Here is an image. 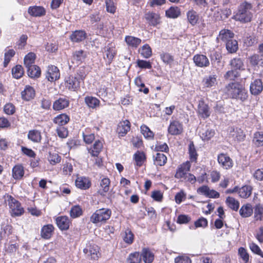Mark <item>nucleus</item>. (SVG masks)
Returning a JSON list of instances; mask_svg holds the SVG:
<instances>
[{
  "mask_svg": "<svg viewBox=\"0 0 263 263\" xmlns=\"http://www.w3.org/2000/svg\"><path fill=\"white\" fill-rule=\"evenodd\" d=\"M224 91L231 98L239 99L242 101L246 100L248 98L247 90L239 83H229L226 86Z\"/></svg>",
  "mask_w": 263,
  "mask_h": 263,
  "instance_id": "obj_1",
  "label": "nucleus"
},
{
  "mask_svg": "<svg viewBox=\"0 0 263 263\" xmlns=\"http://www.w3.org/2000/svg\"><path fill=\"white\" fill-rule=\"evenodd\" d=\"M252 8L251 4L247 2L243 3L239 6L237 11L232 18L242 23L250 22L253 16Z\"/></svg>",
  "mask_w": 263,
  "mask_h": 263,
  "instance_id": "obj_2",
  "label": "nucleus"
},
{
  "mask_svg": "<svg viewBox=\"0 0 263 263\" xmlns=\"http://www.w3.org/2000/svg\"><path fill=\"white\" fill-rule=\"evenodd\" d=\"M4 198L9 207L12 216H20L24 213V210L21 203L12 196L6 194Z\"/></svg>",
  "mask_w": 263,
  "mask_h": 263,
  "instance_id": "obj_3",
  "label": "nucleus"
},
{
  "mask_svg": "<svg viewBox=\"0 0 263 263\" xmlns=\"http://www.w3.org/2000/svg\"><path fill=\"white\" fill-rule=\"evenodd\" d=\"M111 215V211L109 209L102 208L97 210L90 217V221L93 224L105 223Z\"/></svg>",
  "mask_w": 263,
  "mask_h": 263,
  "instance_id": "obj_4",
  "label": "nucleus"
},
{
  "mask_svg": "<svg viewBox=\"0 0 263 263\" xmlns=\"http://www.w3.org/2000/svg\"><path fill=\"white\" fill-rule=\"evenodd\" d=\"M196 111L198 117L203 119L208 118L211 115L210 107L203 99L198 101Z\"/></svg>",
  "mask_w": 263,
  "mask_h": 263,
  "instance_id": "obj_5",
  "label": "nucleus"
},
{
  "mask_svg": "<svg viewBox=\"0 0 263 263\" xmlns=\"http://www.w3.org/2000/svg\"><path fill=\"white\" fill-rule=\"evenodd\" d=\"M83 252L88 257L93 260H97L100 255L99 247L94 243L87 245L86 247L84 249Z\"/></svg>",
  "mask_w": 263,
  "mask_h": 263,
  "instance_id": "obj_6",
  "label": "nucleus"
},
{
  "mask_svg": "<svg viewBox=\"0 0 263 263\" xmlns=\"http://www.w3.org/2000/svg\"><path fill=\"white\" fill-rule=\"evenodd\" d=\"M193 62L197 67L200 68L207 67L210 66V63L208 57L202 54H196L193 58Z\"/></svg>",
  "mask_w": 263,
  "mask_h": 263,
  "instance_id": "obj_7",
  "label": "nucleus"
},
{
  "mask_svg": "<svg viewBox=\"0 0 263 263\" xmlns=\"http://www.w3.org/2000/svg\"><path fill=\"white\" fill-rule=\"evenodd\" d=\"M191 167L189 161H186L180 165L177 170L175 177L181 180L186 179L187 172L190 171Z\"/></svg>",
  "mask_w": 263,
  "mask_h": 263,
  "instance_id": "obj_8",
  "label": "nucleus"
},
{
  "mask_svg": "<svg viewBox=\"0 0 263 263\" xmlns=\"http://www.w3.org/2000/svg\"><path fill=\"white\" fill-rule=\"evenodd\" d=\"M217 160L220 165L224 169H229L233 166L232 159L227 154L221 153L218 155Z\"/></svg>",
  "mask_w": 263,
  "mask_h": 263,
  "instance_id": "obj_9",
  "label": "nucleus"
},
{
  "mask_svg": "<svg viewBox=\"0 0 263 263\" xmlns=\"http://www.w3.org/2000/svg\"><path fill=\"white\" fill-rule=\"evenodd\" d=\"M60 73L57 67L49 66L46 74V79L50 82H53L60 78Z\"/></svg>",
  "mask_w": 263,
  "mask_h": 263,
  "instance_id": "obj_10",
  "label": "nucleus"
},
{
  "mask_svg": "<svg viewBox=\"0 0 263 263\" xmlns=\"http://www.w3.org/2000/svg\"><path fill=\"white\" fill-rule=\"evenodd\" d=\"M229 137L232 138L235 142H241L245 140L246 136L242 129L239 128H230Z\"/></svg>",
  "mask_w": 263,
  "mask_h": 263,
  "instance_id": "obj_11",
  "label": "nucleus"
},
{
  "mask_svg": "<svg viewBox=\"0 0 263 263\" xmlns=\"http://www.w3.org/2000/svg\"><path fill=\"white\" fill-rule=\"evenodd\" d=\"M145 18L148 24L152 26H156L161 23V17L157 13L148 12L145 14Z\"/></svg>",
  "mask_w": 263,
  "mask_h": 263,
  "instance_id": "obj_12",
  "label": "nucleus"
},
{
  "mask_svg": "<svg viewBox=\"0 0 263 263\" xmlns=\"http://www.w3.org/2000/svg\"><path fill=\"white\" fill-rule=\"evenodd\" d=\"M183 130L182 124L178 121L174 120L170 122L168 127V132L172 135L180 134Z\"/></svg>",
  "mask_w": 263,
  "mask_h": 263,
  "instance_id": "obj_13",
  "label": "nucleus"
},
{
  "mask_svg": "<svg viewBox=\"0 0 263 263\" xmlns=\"http://www.w3.org/2000/svg\"><path fill=\"white\" fill-rule=\"evenodd\" d=\"M263 89L262 82L260 79H255L252 81L250 86V90L253 95L259 94Z\"/></svg>",
  "mask_w": 263,
  "mask_h": 263,
  "instance_id": "obj_14",
  "label": "nucleus"
},
{
  "mask_svg": "<svg viewBox=\"0 0 263 263\" xmlns=\"http://www.w3.org/2000/svg\"><path fill=\"white\" fill-rule=\"evenodd\" d=\"M78 188L82 190H87L91 186V182L88 177L78 176L75 181Z\"/></svg>",
  "mask_w": 263,
  "mask_h": 263,
  "instance_id": "obj_15",
  "label": "nucleus"
},
{
  "mask_svg": "<svg viewBox=\"0 0 263 263\" xmlns=\"http://www.w3.org/2000/svg\"><path fill=\"white\" fill-rule=\"evenodd\" d=\"M110 181L109 178L103 177L100 182L99 189L98 193L101 196H104L108 192L110 187Z\"/></svg>",
  "mask_w": 263,
  "mask_h": 263,
  "instance_id": "obj_16",
  "label": "nucleus"
},
{
  "mask_svg": "<svg viewBox=\"0 0 263 263\" xmlns=\"http://www.w3.org/2000/svg\"><path fill=\"white\" fill-rule=\"evenodd\" d=\"M233 37L234 33L228 29H222L220 31L217 37V41L218 42L221 41L226 44L228 41L233 39Z\"/></svg>",
  "mask_w": 263,
  "mask_h": 263,
  "instance_id": "obj_17",
  "label": "nucleus"
},
{
  "mask_svg": "<svg viewBox=\"0 0 263 263\" xmlns=\"http://www.w3.org/2000/svg\"><path fill=\"white\" fill-rule=\"evenodd\" d=\"M86 55V52L82 50L76 51L73 54L71 62L76 65H79L84 61Z\"/></svg>",
  "mask_w": 263,
  "mask_h": 263,
  "instance_id": "obj_18",
  "label": "nucleus"
},
{
  "mask_svg": "<svg viewBox=\"0 0 263 263\" xmlns=\"http://www.w3.org/2000/svg\"><path fill=\"white\" fill-rule=\"evenodd\" d=\"M80 80L74 76H70L66 81V87L71 90L76 91L80 88Z\"/></svg>",
  "mask_w": 263,
  "mask_h": 263,
  "instance_id": "obj_19",
  "label": "nucleus"
},
{
  "mask_svg": "<svg viewBox=\"0 0 263 263\" xmlns=\"http://www.w3.org/2000/svg\"><path fill=\"white\" fill-rule=\"evenodd\" d=\"M130 124L128 120L120 122L117 127V131L120 136H124L129 130Z\"/></svg>",
  "mask_w": 263,
  "mask_h": 263,
  "instance_id": "obj_20",
  "label": "nucleus"
},
{
  "mask_svg": "<svg viewBox=\"0 0 263 263\" xmlns=\"http://www.w3.org/2000/svg\"><path fill=\"white\" fill-rule=\"evenodd\" d=\"M56 223L61 230H67L69 229L70 220L67 216H60L56 218Z\"/></svg>",
  "mask_w": 263,
  "mask_h": 263,
  "instance_id": "obj_21",
  "label": "nucleus"
},
{
  "mask_svg": "<svg viewBox=\"0 0 263 263\" xmlns=\"http://www.w3.org/2000/svg\"><path fill=\"white\" fill-rule=\"evenodd\" d=\"M69 102L65 98H60L53 103V109L54 110H61L69 106Z\"/></svg>",
  "mask_w": 263,
  "mask_h": 263,
  "instance_id": "obj_22",
  "label": "nucleus"
},
{
  "mask_svg": "<svg viewBox=\"0 0 263 263\" xmlns=\"http://www.w3.org/2000/svg\"><path fill=\"white\" fill-rule=\"evenodd\" d=\"M116 54V50L115 47H109L108 46L105 47L104 58L106 60V61L108 65L112 62Z\"/></svg>",
  "mask_w": 263,
  "mask_h": 263,
  "instance_id": "obj_23",
  "label": "nucleus"
},
{
  "mask_svg": "<svg viewBox=\"0 0 263 263\" xmlns=\"http://www.w3.org/2000/svg\"><path fill=\"white\" fill-rule=\"evenodd\" d=\"M28 12L31 16L37 17L45 15L46 11L43 7L34 6L29 7Z\"/></svg>",
  "mask_w": 263,
  "mask_h": 263,
  "instance_id": "obj_24",
  "label": "nucleus"
},
{
  "mask_svg": "<svg viewBox=\"0 0 263 263\" xmlns=\"http://www.w3.org/2000/svg\"><path fill=\"white\" fill-rule=\"evenodd\" d=\"M125 41L128 46L132 48H137L141 43L140 38L131 35L126 36Z\"/></svg>",
  "mask_w": 263,
  "mask_h": 263,
  "instance_id": "obj_25",
  "label": "nucleus"
},
{
  "mask_svg": "<svg viewBox=\"0 0 263 263\" xmlns=\"http://www.w3.org/2000/svg\"><path fill=\"white\" fill-rule=\"evenodd\" d=\"M35 94L33 88L29 85L26 86L24 90L21 93L23 99L26 101L32 99L34 97Z\"/></svg>",
  "mask_w": 263,
  "mask_h": 263,
  "instance_id": "obj_26",
  "label": "nucleus"
},
{
  "mask_svg": "<svg viewBox=\"0 0 263 263\" xmlns=\"http://www.w3.org/2000/svg\"><path fill=\"white\" fill-rule=\"evenodd\" d=\"M24 168L21 164L15 165L12 168V177L15 180L21 179L24 176Z\"/></svg>",
  "mask_w": 263,
  "mask_h": 263,
  "instance_id": "obj_27",
  "label": "nucleus"
},
{
  "mask_svg": "<svg viewBox=\"0 0 263 263\" xmlns=\"http://www.w3.org/2000/svg\"><path fill=\"white\" fill-rule=\"evenodd\" d=\"M217 76L211 74L205 77L202 80V84L204 87L211 88L217 84Z\"/></svg>",
  "mask_w": 263,
  "mask_h": 263,
  "instance_id": "obj_28",
  "label": "nucleus"
},
{
  "mask_svg": "<svg viewBox=\"0 0 263 263\" xmlns=\"http://www.w3.org/2000/svg\"><path fill=\"white\" fill-rule=\"evenodd\" d=\"M103 146L102 142L98 140L95 141L92 147L89 149V153L92 157H97L102 151Z\"/></svg>",
  "mask_w": 263,
  "mask_h": 263,
  "instance_id": "obj_29",
  "label": "nucleus"
},
{
  "mask_svg": "<svg viewBox=\"0 0 263 263\" xmlns=\"http://www.w3.org/2000/svg\"><path fill=\"white\" fill-rule=\"evenodd\" d=\"M86 37V33L83 30H76L70 35V39L73 42H80L84 40Z\"/></svg>",
  "mask_w": 263,
  "mask_h": 263,
  "instance_id": "obj_30",
  "label": "nucleus"
},
{
  "mask_svg": "<svg viewBox=\"0 0 263 263\" xmlns=\"http://www.w3.org/2000/svg\"><path fill=\"white\" fill-rule=\"evenodd\" d=\"M53 230L54 227L52 224L45 225L42 228L41 235L44 239H49L52 235Z\"/></svg>",
  "mask_w": 263,
  "mask_h": 263,
  "instance_id": "obj_31",
  "label": "nucleus"
},
{
  "mask_svg": "<svg viewBox=\"0 0 263 263\" xmlns=\"http://www.w3.org/2000/svg\"><path fill=\"white\" fill-rule=\"evenodd\" d=\"M141 255L145 263H152L154 260V255L148 248H143L142 250Z\"/></svg>",
  "mask_w": 263,
  "mask_h": 263,
  "instance_id": "obj_32",
  "label": "nucleus"
},
{
  "mask_svg": "<svg viewBox=\"0 0 263 263\" xmlns=\"http://www.w3.org/2000/svg\"><path fill=\"white\" fill-rule=\"evenodd\" d=\"M27 137L30 140L35 143L40 142L42 139L41 132L36 129L29 130Z\"/></svg>",
  "mask_w": 263,
  "mask_h": 263,
  "instance_id": "obj_33",
  "label": "nucleus"
},
{
  "mask_svg": "<svg viewBox=\"0 0 263 263\" xmlns=\"http://www.w3.org/2000/svg\"><path fill=\"white\" fill-rule=\"evenodd\" d=\"M134 159L136 165L139 167L141 166L146 159L145 154L143 152L137 151L134 155Z\"/></svg>",
  "mask_w": 263,
  "mask_h": 263,
  "instance_id": "obj_34",
  "label": "nucleus"
},
{
  "mask_svg": "<svg viewBox=\"0 0 263 263\" xmlns=\"http://www.w3.org/2000/svg\"><path fill=\"white\" fill-rule=\"evenodd\" d=\"M252 213V205L249 203L242 205L239 210V214L242 217H250Z\"/></svg>",
  "mask_w": 263,
  "mask_h": 263,
  "instance_id": "obj_35",
  "label": "nucleus"
},
{
  "mask_svg": "<svg viewBox=\"0 0 263 263\" xmlns=\"http://www.w3.org/2000/svg\"><path fill=\"white\" fill-rule=\"evenodd\" d=\"M232 69L237 71L244 69L243 62L240 58H234L230 61V63Z\"/></svg>",
  "mask_w": 263,
  "mask_h": 263,
  "instance_id": "obj_36",
  "label": "nucleus"
},
{
  "mask_svg": "<svg viewBox=\"0 0 263 263\" xmlns=\"http://www.w3.org/2000/svg\"><path fill=\"white\" fill-rule=\"evenodd\" d=\"M28 75L32 78H38L41 74L40 68L36 66L33 65L27 67Z\"/></svg>",
  "mask_w": 263,
  "mask_h": 263,
  "instance_id": "obj_37",
  "label": "nucleus"
},
{
  "mask_svg": "<svg viewBox=\"0 0 263 263\" xmlns=\"http://www.w3.org/2000/svg\"><path fill=\"white\" fill-rule=\"evenodd\" d=\"M154 161L155 165L163 166L166 163L167 157L164 154L158 153L154 156Z\"/></svg>",
  "mask_w": 263,
  "mask_h": 263,
  "instance_id": "obj_38",
  "label": "nucleus"
},
{
  "mask_svg": "<svg viewBox=\"0 0 263 263\" xmlns=\"http://www.w3.org/2000/svg\"><path fill=\"white\" fill-rule=\"evenodd\" d=\"M139 52L144 58L148 59L152 55V50L148 44H145L139 49Z\"/></svg>",
  "mask_w": 263,
  "mask_h": 263,
  "instance_id": "obj_39",
  "label": "nucleus"
},
{
  "mask_svg": "<svg viewBox=\"0 0 263 263\" xmlns=\"http://www.w3.org/2000/svg\"><path fill=\"white\" fill-rule=\"evenodd\" d=\"M252 190L251 186L245 185L239 189L238 193L240 197L247 198L251 195Z\"/></svg>",
  "mask_w": 263,
  "mask_h": 263,
  "instance_id": "obj_40",
  "label": "nucleus"
},
{
  "mask_svg": "<svg viewBox=\"0 0 263 263\" xmlns=\"http://www.w3.org/2000/svg\"><path fill=\"white\" fill-rule=\"evenodd\" d=\"M36 58V55L34 53L29 52L24 58V62L26 67L33 66Z\"/></svg>",
  "mask_w": 263,
  "mask_h": 263,
  "instance_id": "obj_41",
  "label": "nucleus"
},
{
  "mask_svg": "<svg viewBox=\"0 0 263 263\" xmlns=\"http://www.w3.org/2000/svg\"><path fill=\"white\" fill-rule=\"evenodd\" d=\"M69 121V117L65 114H62L57 116L54 118L53 120V121L55 123L60 126L65 125Z\"/></svg>",
  "mask_w": 263,
  "mask_h": 263,
  "instance_id": "obj_42",
  "label": "nucleus"
},
{
  "mask_svg": "<svg viewBox=\"0 0 263 263\" xmlns=\"http://www.w3.org/2000/svg\"><path fill=\"white\" fill-rule=\"evenodd\" d=\"M85 102L89 107L92 108L99 106L100 104V101L98 99L90 96L85 97Z\"/></svg>",
  "mask_w": 263,
  "mask_h": 263,
  "instance_id": "obj_43",
  "label": "nucleus"
},
{
  "mask_svg": "<svg viewBox=\"0 0 263 263\" xmlns=\"http://www.w3.org/2000/svg\"><path fill=\"white\" fill-rule=\"evenodd\" d=\"M226 46L228 52L231 53L236 52L238 48L237 41L233 39L228 41Z\"/></svg>",
  "mask_w": 263,
  "mask_h": 263,
  "instance_id": "obj_44",
  "label": "nucleus"
},
{
  "mask_svg": "<svg viewBox=\"0 0 263 263\" xmlns=\"http://www.w3.org/2000/svg\"><path fill=\"white\" fill-rule=\"evenodd\" d=\"M254 217L256 221L263 220V206L260 204H257L255 206Z\"/></svg>",
  "mask_w": 263,
  "mask_h": 263,
  "instance_id": "obj_45",
  "label": "nucleus"
},
{
  "mask_svg": "<svg viewBox=\"0 0 263 263\" xmlns=\"http://www.w3.org/2000/svg\"><path fill=\"white\" fill-rule=\"evenodd\" d=\"M189 154L190 161L196 162L198 154L193 142H191L189 145Z\"/></svg>",
  "mask_w": 263,
  "mask_h": 263,
  "instance_id": "obj_46",
  "label": "nucleus"
},
{
  "mask_svg": "<svg viewBox=\"0 0 263 263\" xmlns=\"http://www.w3.org/2000/svg\"><path fill=\"white\" fill-rule=\"evenodd\" d=\"M166 15L170 18H177L180 14V9L176 7H172L165 12Z\"/></svg>",
  "mask_w": 263,
  "mask_h": 263,
  "instance_id": "obj_47",
  "label": "nucleus"
},
{
  "mask_svg": "<svg viewBox=\"0 0 263 263\" xmlns=\"http://www.w3.org/2000/svg\"><path fill=\"white\" fill-rule=\"evenodd\" d=\"M187 17L188 21L192 25L196 24L198 21V15L196 11L193 10H190L187 12Z\"/></svg>",
  "mask_w": 263,
  "mask_h": 263,
  "instance_id": "obj_48",
  "label": "nucleus"
},
{
  "mask_svg": "<svg viewBox=\"0 0 263 263\" xmlns=\"http://www.w3.org/2000/svg\"><path fill=\"white\" fill-rule=\"evenodd\" d=\"M226 203L228 206L231 209L236 211L239 206V202L234 198L228 197L226 199Z\"/></svg>",
  "mask_w": 263,
  "mask_h": 263,
  "instance_id": "obj_49",
  "label": "nucleus"
},
{
  "mask_svg": "<svg viewBox=\"0 0 263 263\" xmlns=\"http://www.w3.org/2000/svg\"><path fill=\"white\" fill-rule=\"evenodd\" d=\"M200 133V136L203 140H209L215 135L214 130L211 129H202Z\"/></svg>",
  "mask_w": 263,
  "mask_h": 263,
  "instance_id": "obj_50",
  "label": "nucleus"
},
{
  "mask_svg": "<svg viewBox=\"0 0 263 263\" xmlns=\"http://www.w3.org/2000/svg\"><path fill=\"white\" fill-rule=\"evenodd\" d=\"M48 160L51 165H55L61 161V157L56 152H50Z\"/></svg>",
  "mask_w": 263,
  "mask_h": 263,
  "instance_id": "obj_51",
  "label": "nucleus"
},
{
  "mask_svg": "<svg viewBox=\"0 0 263 263\" xmlns=\"http://www.w3.org/2000/svg\"><path fill=\"white\" fill-rule=\"evenodd\" d=\"M141 260V255L139 252H135L129 255L127 263H140Z\"/></svg>",
  "mask_w": 263,
  "mask_h": 263,
  "instance_id": "obj_52",
  "label": "nucleus"
},
{
  "mask_svg": "<svg viewBox=\"0 0 263 263\" xmlns=\"http://www.w3.org/2000/svg\"><path fill=\"white\" fill-rule=\"evenodd\" d=\"M83 211L79 205L73 206L70 211V215L72 218H76L82 215Z\"/></svg>",
  "mask_w": 263,
  "mask_h": 263,
  "instance_id": "obj_53",
  "label": "nucleus"
},
{
  "mask_svg": "<svg viewBox=\"0 0 263 263\" xmlns=\"http://www.w3.org/2000/svg\"><path fill=\"white\" fill-rule=\"evenodd\" d=\"M12 74L13 77L16 79L21 78L24 74V70L22 66L20 65L15 66V67L12 69Z\"/></svg>",
  "mask_w": 263,
  "mask_h": 263,
  "instance_id": "obj_54",
  "label": "nucleus"
},
{
  "mask_svg": "<svg viewBox=\"0 0 263 263\" xmlns=\"http://www.w3.org/2000/svg\"><path fill=\"white\" fill-rule=\"evenodd\" d=\"M134 234L129 229L126 230L123 235L124 241L128 244L132 243L134 240Z\"/></svg>",
  "mask_w": 263,
  "mask_h": 263,
  "instance_id": "obj_55",
  "label": "nucleus"
},
{
  "mask_svg": "<svg viewBox=\"0 0 263 263\" xmlns=\"http://www.w3.org/2000/svg\"><path fill=\"white\" fill-rule=\"evenodd\" d=\"M141 133L144 137L147 139H152L154 134L152 131L146 125H143L141 126Z\"/></svg>",
  "mask_w": 263,
  "mask_h": 263,
  "instance_id": "obj_56",
  "label": "nucleus"
},
{
  "mask_svg": "<svg viewBox=\"0 0 263 263\" xmlns=\"http://www.w3.org/2000/svg\"><path fill=\"white\" fill-rule=\"evenodd\" d=\"M239 74L238 71H236L233 69L228 71L224 75V78L228 80H234L235 78L239 77Z\"/></svg>",
  "mask_w": 263,
  "mask_h": 263,
  "instance_id": "obj_57",
  "label": "nucleus"
},
{
  "mask_svg": "<svg viewBox=\"0 0 263 263\" xmlns=\"http://www.w3.org/2000/svg\"><path fill=\"white\" fill-rule=\"evenodd\" d=\"M254 143L258 146L263 145V133L256 132L254 134L253 138Z\"/></svg>",
  "mask_w": 263,
  "mask_h": 263,
  "instance_id": "obj_58",
  "label": "nucleus"
},
{
  "mask_svg": "<svg viewBox=\"0 0 263 263\" xmlns=\"http://www.w3.org/2000/svg\"><path fill=\"white\" fill-rule=\"evenodd\" d=\"M160 58L162 61L166 64L171 65L174 61V57L168 53H161Z\"/></svg>",
  "mask_w": 263,
  "mask_h": 263,
  "instance_id": "obj_59",
  "label": "nucleus"
},
{
  "mask_svg": "<svg viewBox=\"0 0 263 263\" xmlns=\"http://www.w3.org/2000/svg\"><path fill=\"white\" fill-rule=\"evenodd\" d=\"M220 13V16H217L216 20H222L228 18L231 14V11L229 9H224L217 11V14Z\"/></svg>",
  "mask_w": 263,
  "mask_h": 263,
  "instance_id": "obj_60",
  "label": "nucleus"
},
{
  "mask_svg": "<svg viewBox=\"0 0 263 263\" xmlns=\"http://www.w3.org/2000/svg\"><path fill=\"white\" fill-rule=\"evenodd\" d=\"M15 51L13 49H9L5 53V58L4 62V67H7L11 59L14 55Z\"/></svg>",
  "mask_w": 263,
  "mask_h": 263,
  "instance_id": "obj_61",
  "label": "nucleus"
},
{
  "mask_svg": "<svg viewBox=\"0 0 263 263\" xmlns=\"http://www.w3.org/2000/svg\"><path fill=\"white\" fill-rule=\"evenodd\" d=\"M208 226V220L204 217H201L196 220L194 223L195 228H205Z\"/></svg>",
  "mask_w": 263,
  "mask_h": 263,
  "instance_id": "obj_62",
  "label": "nucleus"
},
{
  "mask_svg": "<svg viewBox=\"0 0 263 263\" xmlns=\"http://www.w3.org/2000/svg\"><path fill=\"white\" fill-rule=\"evenodd\" d=\"M155 150L157 152H166L168 151V147L165 143L157 142L155 145Z\"/></svg>",
  "mask_w": 263,
  "mask_h": 263,
  "instance_id": "obj_63",
  "label": "nucleus"
},
{
  "mask_svg": "<svg viewBox=\"0 0 263 263\" xmlns=\"http://www.w3.org/2000/svg\"><path fill=\"white\" fill-rule=\"evenodd\" d=\"M175 263H191V260L186 256H179L175 259Z\"/></svg>",
  "mask_w": 263,
  "mask_h": 263,
  "instance_id": "obj_64",
  "label": "nucleus"
}]
</instances>
